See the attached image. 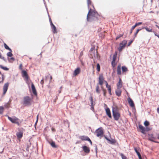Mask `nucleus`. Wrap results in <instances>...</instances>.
<instances>
[{
	"mask_svg": "<svg viewBox=\"0 0 159 159\" xmlns=\"http://www.w3.org/2000/svg\"><path fill=\"white\" fill-rule=\"evenodd\" d=\"M98 16V15L97 12L90 9L87 15V20L88 21L96 20Z\"/></svg>",
	"mask_w": 159,
	"mask_h": 159,
	"instance_id": "nucleus-1",
	"label": "nucleus"
},
{
	"mask_svg": "<svg viewBox=\"0 0 159 159\" xmlns=\"http://www.w3.org/2000/svg\"><path fill=\"white\" fill-rule=\"evenodd\" d=\"M112 111L113 116L115 120H118L120 116V115L117 110V108L116 107H112Z\"/></svg>",
	"mask_w": 159,
	"mask_h": 159,
	"instance_id": "nucleus-2",
	"label": "nucleus"
},
{
	"mask_svg": "<svg viewBox=\"0 0 159 159\" xmlns=\"http://www.w3.org/2000/svg\"><path fill=\"white\" fill-rule=\"evenodd\" d=\"M31 100L29 96H27L24 98L23 104L25 106H29L31 104Z\"/></svg>",
	"mask_w": 159,
	"mask_h": 159,
	"instance_id": "nucleus-3",
	"label": "nucleus"
},
{
	"mask_svg": "<svg viewBox=\"0 0 159 159\" xmlns=\"http://www.w3.org/2000/svg\"><path fill=\"white\" fill-rule=\"evenodd\" d=\"M5 116H7L8 120H10L12 123L16 124L18 125H19V122L18 121L19 119L17 118L15 116H13L11 118L9 117L7 115H6Z\"/></svg>",
	"mask_w": 159,
	"mask_h": 159,
	"instance_id": "nucleus-4",
	"label": "nucleus"
},
{
	"mask_svg": "<svg viewBox=\"0 0 159 159\" xmlns=\"http://www.w3.org/2000/svg\"><path fill=\"white\" fill-rule=\"evenodd\" d=\"M95 132L97 133V137L101 138L103 136V131L102 128L100 127L96 130Z\"/></svg>",
	"mask_w": 159,
	"mask_h": 159,
	"instance_id": "nucleus-5",
	"label": "nucleus"
},
{
	"mask_svg": "<svg viewBox=\"0 0 159 159\" xmlns=\"http://www.w3.org/2000/svg\"><path fill=\"white\" fill-rule=\"evenodd\" d=\"M127 43V41L124 40L120 44L119 47L118 48L119 51L120 52L123 49Z\"/></svg>",
	"mask_w": 159,
	"mask_h": 159,
	"instance_id": "nucleus-6",
	"label": "nucleus"
},
{
	"mask_svg": "<svg viewBox=\"0 0 159 159\" xmlns=\"http://www.w3.org/2000/svg\"><path fill=\"white\" fill-rule=\"evenodd\" d=\"M104 80V79L103 75L102 74H100L98 78V84L102 86Z\"/></svg>",
	"mask_w": 159,
	"mask_h": 159,
	"instance_id": "nucleus-7",
	"label": "nucleus"
},
{
	"mask_svg": "<svg viewBox=\"0 0 159 159\" xmlns=\"http://www.w3.org/2000/svg\"><path fill=\"white\" fill-rule=\"evenodd\" d=\"M22 77L25 78L26 82H27L28 81L29 77L26 71L25 70H22Z\"/></svg>",
	"mask_w": 159,
	"mask_h": 159,
	"instance_id": "nucleus-8",
	"label": "nucleus"
},
{
	"mask_svg": "<svg viewBox=\"0 0 159 159\" xmlns=\"http://www.w3.org/2000/svg\"><path fill=\"white\" fill-rule=\"evenodd\" d=\"M117 52L116 51L113 55V60L111 62V65L113 67H114L116 65L115 61L117 57Z\"/></svg>",
	"mask_w": 159,
	"mask_h": 159,
	"instance_id": "nucleus-9",
	"label": "nucleus"
},
{
	"mask_svg": "<svg viewBox=\"0 0 159 159\" xmlns=\"http://www.w3.org/2000/svg\"><path fill=\"white\" fill-rule=\"evenodd\" d=\"M9 86V84L8 83H5L3 87V94L4 95L6 93Z\"/></svg>",
	"mask_w": 159,
	"mask_h": 159,
	"instance_id": "nucleus-10",
	"label": "nucleus"
},
{
	"mask_svg": "<svg viewBox=\"0 0 159 159\" xmlns=\"http://www.w3.org/2000/svg\"><path fill=\"white\" fill-rule=\"evenodd\" d=\"M155 139V138L153 136V134H148V139L149 140L154 142L155 143H159V142L156 141L154 140V139Z\"/></svg>",
	"mask_w": 159,
	"mask_h": 159,
	"instance_id": "nucleus-11",
	"label": "nucleus"
},
{
	"mask_svg": "<svg viewBox=\"0 0 159 159\" xmlns=\"http://www.w3.org/2000/svg\"><path fill=\"white\" fill-rule=\"evenodd\" d=\"M121 88L117 87V89L115 91L116 95L118 97H120L121 95L122 91L120 89Z\"/></svg>",
	"mask_w": 159,
	"mask_h": 159,
	"instance_id": "nucleus-12",
	"label": "nucleus"
},
{
	"mask_svg": "<svg viewBox=\"0 0 159 159\" xmlns=\"http://www.w3.org/2000/svg\"><path fill=\"white\" fill-rule=\"evenodd\" d=\"M127 100L128 103L130 105V106L132 107H134V104L133 101L129 97L127 99Z\"/></svg>",
	"mask_w": 159,
	"mask_h": 159,
	"instance_id": "nucleus-13",
	"label": "nucleus"
},
{
	"mask_svg": "<svg viewBox=\"0 0 159 159\" xmlns=\"http://www.w3.org/2000/svg\"><path fill=\"white\" fill-rule=\"evenodd\" d=\"M80 69L79 67H78L74 70L73 73V75L75 76H76L80 73Z\"/></svg>",
	"mask_w": 159,
	"mask_h": 159,
	"instance_id": "nucleus-14",
	"label": "nucleus"
},
{
	"mask_svg": "<svg viewBox=\"0 0 159 159\" xmlns=\"http://www.w3.org/2000/svg\"><path fill=\"white\" fill-rule=\"evenodd\" d=\"M82 148L84 152L86 153H89L90 152L89 148L86 146H82Z\"/></svg>",
	"mask_w": 159,
	"mask_h": 159,
	"instance_id": "nucleus-15",
	"label": "nucleus"
},
{
	"mask_svg": "<svg viewBox=\"0 0 159 159\" xmlns=\"http://www.w3.org/2000/svg\"><path fill=\"white\" fill-rule=\"evenodd\" d=\"M139 129L141 130V132L143 134H145V128L142 125H139Z\"/></svg>",
	"mask_w": 159,
	"mask_h": 159,
	"instance_id": "nucleus-16",
	"label": "nucleus"
},
{
	"mask_svg": "<svg viewBox=\"0 0 159 159\" xmlns=\"http://www.w3.org/2000/svg\"><path fill=\"white\" fill-rule=\"evenodd\" d=\"M51 28L52 29V31L54 33H56L57 31L56 30V29L55 26L53 24L52 21H51Z\"/></svg>",
	"mask_w": 159,
	"mask_h": 159,
	"instance_id": "nucleus-17",
	"label": "nucleus"
},
{
	"mask_svg": "<svg viewBox=\"0 0 159 159\" xmlns=\"http://www.w3.org/2000/svg\"><path fill=\"white\" fill-rule=\"evenodd\" d=\"M106 111L107 115L110 118H111V116L110 109L108 108H107L106 109Z\"/></svg>",
	"mask_w": 159,
	"mask_h": 159,
	"instance_id": "nucleus-18",
	"label": "nucleus"
},
{
	"mask_svg": "<svg viewBox=\"0 0 159 159\" xmlns=\"http://www.w3.org/2000/svg\"><path fill=\"white\" fill-rule=\"evenodd\" d=\"M31 88L32 89V91L33 93L35 95H37V92L35 88V87L33 83H32L31 84Z\"/></svg>",
	"mask_w": 159,
	"mask_h": 159,
	"instance_id": "nucleus-19",
	"label": "nucleus"
},
{
	"mask_svg": "<svg viewBox=\"0 0 159 159\" xmlns=\"http://www.w3.org/2000/svg\"><path fill=\"white\" fill-rule=\"evenodd\" d=\"M79 138L83 141H87L88 139H89V138L88 137L85 136H80L79 137Z\"/></svg>",
	"mask_w": 159,
	"mask_h": 159,
	"instance_id": "nucleus-20",
	"label": "nucleus"
},
{
	"mask_svg": "<svg viewBox=\"0 0 159 159\" xmlns=\"http://www.w3.org/2000/svg\"><path fill=\"white\" fill-rule=\"evenodd\" d=\"M117 74L118 75H120L121 74V66L120 65L118 66L117 70Z\"/></svg>",
	"mask_w": 159,
	"mask_h": 159,
	"instance_id": "nucleus-21",
	"label": "nucleus"
},
{
	"mask_svg": "<svg viewBox=\"0 0 159 159\" xmlns=\"http://www.w3.org/2000/svg\"><path fill=\"white\" fill-rule=\"evenodd\" d=\"M16 135L18 138H21L23 136V133L21 131L17 133L16 134Z\"/></svg>",
	"mask_w": 159,
	"mask_h": 159,
	"instance_id": "nucleus-22",
	"label": "nucleus"
},
{
	"mask_svg": "<svg viewBox=\"0 0 159 159\" xmlns=\"http://www.w3.org/2000/svg\"><path fill=\"white\" fill-rule=\"evenodd\" d=\"M106 87L110 95H111V88L110 85H108V84L106 85Z\"/></svg>",
	"mask_w": 159,
	"mask_h": 159,
	"instance_id": "nucleus-23",
	"label": "nucleus"
},
{
	"mask_svg": "<svg viewBox=\"0 0 159 159\" xmlns=\"http://www.w3.org/2000/svg\"><path fill=\"white\" fill-rule=\"evenodd\" d=\"M3 75L0 71V83H2L4 79Z\"/></svg>",
	"mask_w": 159,
	"mask_h": 159,
	"instance_id": "nucleus-24",
	"label": "nucleus"
},
{
	"mask_svg": "<svg viewBox=\"0 0 159 159\" xmlns=\"http://www.w3.org/2000/svg\"><path fill=\"white\" fill-rule=\"evenodd\" d=\"M122 86V82L121 79L119 80V81L117 84V87L121 88Z\"/></svg>",
	"mask_w": 159,
	"mask_h": 159,
	"instance_id": "nucleus-25",
	"label": "nucleus"
},
{
	"mask_svg": "<svg viewBox=\"0 0 159 159\" xmlns=\"http://www.w3.org/2000/svg\"><path fill=\"white\" fill-rule=\"evenodd\" d=\"M142 29H145L148 32H152V29H150L149 28H148L147 27H142Z\"/></svg>",
	"mask_w": 159,
	"mask_h": 159,
	"instance_id": "nucleus-26",
	"label": "nucleus"
},
{
	"mask_svg": "<svg viewBox=\"0 0 159 159\" xmlns=\"http://www.w3.org/2000/svg\"><path fill=\"white\" fill-rule=\"evenodd\" d=\"M111 144H113L116 143V141L115 139H109V140L108 141Z\"/></svg>",
	"mask_w": 159,
	"mask_h": 159,
	"instance_id": "nucleus-27",
	"label": "nucleus"
},
{
	"mask_svg": "<svg viewBox=\"0 0 159 159\" xmlns=\"http://www.w3.org/2000/svg\"><path fill=\"white\" fill-rule=\"evenodd\" d=\"M4 48L6 49H8L10 51H11V49L5 43H4Z\"/></svg>",
	"mask_w": 159,
	"mask_h": 159,
	"instance_id": "nucleus-28",
	"label": "nucleus"
},
{
	"mask_svg": "<svg viewBox=\"0 0 159 159\" xmlns=\"http://www.w3.org/2000/svg\"><path fill=\"white\" fill-rule=\"evenodd\" d=\"M96 92L98 93H100V90L99 89V87L98 86V84L96 86Z\"/></svg>",
	"mask_w": 159,
	"mask_h": 159,
	"instance_id": "nucleus-29",
	"label": "nucleus"
},
{
	"mask_svg": "<svg viewBox=\"0 0 159 159\" xmlns=\"http://www.w3.org/2000/svg\"><path fill=\"white\" fill-rule=\"evenodd\" d=\"M122 70L123 72H126L127 71V68L125 66H123L122 67Z\"/></svg>",
	"mask_w": 159,
	"mask_h": 159,
	"instance_id": "nucleus-30",
	"label": "nucleus"
},
{
	"mask_svg": "<svg viewBox=\"0 0 159 159\" xmlns=\"http://www.w3.org/2000/svg\"><path fill=\"white\" fill-rule=\"evenodd\" d=\"M50 144L52 147L53 148H56L57 146L55 145V143L54 142H52Z\"/></svg>",
	"mask_w": 159,
	"mask_h": 159,
	"instance_id": "nucleus-31",
	"label": "nucleus"
},
{
	"mask_svg": "<svg viewBox=\"0 0 159 159\" xmlns=\"http://www.w3.org/2000/svg\"><path fill=\"white\" fill-rule=\"evenodd\" d=\"M12 52V51H10L9 52L7 53V56L8 57H11L13 56V54L11 53Z\"/></svg>",
	"mask_w": 159,
	"mask_h": 159,
	"instance_id": "nucleus-32",
	"label": "nucleus"
},
{
	"mask_svg": "<svg viewBox=\"0 0 159 159\" xmlns=\"http://www.w3.org/2000/svg\"><path fill=\"white\" fill-rule=\"evenodd\" d=\"M0 67L5 70H8L9 69L7 67H4L2 65H0Z\"/></svg>",
	"mask_w": 159,
	"mask_h": 159,
	"instance_id": "nucleus-33",
	"label": "nucleus"
},
{
	"mask_svg": "<svg viewBox=\"0 0 159 159\" xmlns=\"http://www.w3.org/2000/svg\"><path fill=\"white\" fill-rule=\"evenodd\" d=\"M4 111V107L2 106H0V114H2Z\"/></svg>",
	"mask_w": 159,
	"mask_h": 159,
	"instance_id": "nucleus-34",
	"label": "nucleus"
},
{
	"mask_svg": "<svg viewBox=\"0 0 159 159\" xmlns=\"http://www.w3.org/2000/svg\"><path fill=\"white\" fill-rule=\"evenodd\" d=\"M90 100L91 101V106H93V99L92 97H91L90 98Z\"/></svg>",
	"mask_w": 159,
	"mask_h": 159,
	"instance_id": "nucleus-35",
	"label": "nucleus"
},
{
	"mask_svg": "<svg viewBox=\"0 0 159 159\" xmlns=\"http://www.w3.org/2000/svg\"><path fill=\"white\" fill-rule=\"evenodd\" d=\"M134 150L136 153L137 154L138 156H139V155H140V153L138 151V150L137 149V148H134Z\"/></svg>",
	"mask_w": 159,
	"mask_h": 159,
	"instance_id": "nucleus-36",
	"label": "nucleus"
},
{
	"mask_svg": "<svg viewBox=\"0 0 159 159\" xmlns=\"http://www.w3.org/2000/svg\"><path fill=\"white\" fill-rule=\"evenodd\" d=\"M144 124L145 126H147L149 125V123L148 121H145L144 122Z\"/></svg>",
	"mask_w": 159,
	"mask_h": 159,
	"instance_id": "nucleus-37",
	"label": "nucleus"
},
{
	"mask_svg": "<svg viewBox=\"0 0 159 159\" xmlns=\"http://www.w3.org/2000/svg\"><path fill=\"white\" fill-rule=\"evenodd\" d=\"M141 30V29H137V30H136V32L134 34V38H135L137 34L139 32L140 30Z\"/></svg>",
	"mask_w": 159,
	"mask_h": 159,
	"instance_id": "nucleus-38",
	"label": "nucleus"
},
{
	"mask_svg": "<svg viewBox=\"0 0 159 159\" xmlns=\"http://www.w3.org/2000/svg\"><path fill=\"white\" fill-rule=\"evenodd\" d=\"M101 88H102V91L103 92V95H104V96H106V90L105 89H103L102 88V86H101Z\"/></svg>",
	"mask_w": 159,
	"mask_h": 159,
	"instance_id": "nucleus-39",
	"label": "nucleus"
},
{
	"mask_svg": "<svg viewBox=\"0 0 159 159\" xmlns=\"http://www.w3.org/2000/svg\"><path fill=\"white\" fill-rule=\"evenodd\" d=\"M97 70L99 72L100 71V66L99 64L98 63L97 64Z\"/></svg>",
	"mask_w": 159,
	"mask_h": 159,
	"instance_id": "nucleus-40",
	"label": "nucleus"
},
{
	"mask_svg": "<svg viewBox=\"0 0 159 159\" xmlns=\"http://www.w3.org/2000/svg\"><path fill=\"white\" fill-rule=\"evenodd\" d=\"M9 103L8 102L6 103L4 105V107L7 108H8L9 107Z\"/></svg>",
	"mask_w": 159,
	"mask_h": 159,
	"instance_id": "nucleus-41",
	"label": "nucleus"
},
{
	"mask_svg": "<svg viewBox=\"0 0 159 159\" xmlns=\"http://www.w3.org/2000/svg\"><path fill=\"white\" fill-rule=\"evenodd\" d=\"M87 4L88 8L89 7V5L91 4V1L90 0H87Z\"/></svg>",
	"mask_w": 159,
	"mask_h": 159,
	"instance_id": "nucleus-42",
	"label": "nucleus"
},
{
	"mask_svg": "<svg viewBox=\"0 0 159 159\" xmlns=\"http://www.w3.org/2000/svg\"><path fill=\"white\" fill-rule=\"evenodd\" d=\"M0 58L3 59L4 61H6V59L4 58V57H2V56L0 53Z\"/></svg>",
	"mask_w": 159,
	"mask_h": 159,
	"instance_id": "nucleus-43",
	"label": "nucleus"
},
{
	"mask_svg": "<svg viewBox=\"0 0 159 159\" xmlns=\"http://www.w3.org/2000/svg\"><path fill=\"white\" fill-rule=\"evenodd\" d=\"M8 61L10 62H12L11 61V60H12L13 61L15 60V59L14 58L12 57H11L10 58H8Z\"/></svg>",
	"mask_w": 159,
	"mask_h": 159,
	"instance_id": "nucleus-44",
	"label": "nucleus"
},
{
	"mask_svg": "<svg viewBox=\"0 0 159 159\" xmlns=\"http://www.w3.org/2000/svg\"><path fill=\"white\" fill-rule=\"evenodd\" d=\"M123 35V34H120L116 38V40L118 39L119 38L121 37Z\"/></svg>",
	"mask_w": 159,
	"mask_h": 159,
	"instance_id": "nucleus-45",
	"label": "nucleus"
},
{
	"mask_svg": "<svg viewBox=\"0 0 159 159\" xmlns=\"http://www.w3.org/2000/svg\"><path fill=\"white\" fill-rule=\"evenodd\" d=\"M120 156L122 158V159H127L126 157L123 154L121 153L120 154Z\"/></svg>",
	"mask_w": 159,
	"mask_h": 159,
	"instance_id": "nucleus-46",
	"label": "nucleus"
},
{
	"mask_svg": "<svg viewBox=\"0 0 159 159\" xmlns=\"http://www.w3.org/2000/svg\"><path fill=\"white\" fill-rule=\"evenodd\" d=\"M135 28V26H134V25L133 26L132 28H131V31L130 32V34H131L132 33V31Z\"/></svg>",
	"mask_w": 159,
	"mask_h": 159,
	"instance_id": "nucleus-47",
	"label": "nucleus"
},
{
	"mask_svg": "<svg viewBox=\"0 0 159 159\" xmlns=\"http://www.w3.org/2000/svg\"><path fill=\"white\" fill-rule=\"evenodd\" d=\"M142 24V22H139L138 23H136L135 25H134L135 27L139 25H141Z\"/></svg>",
	"mask_w": 159,
	"mask_h": 159,
	"instance_id": "nucleus-48",
	"label": "nucleus"
},
{
	"mask_svg": "<svg viewBox=\"0 0 159 159\" xmlns=\"http://www.w3.org/2000/svg\"><path fill=\"white\" fill-rule=\"evenodd\" d=\"M133 40H131V41H130L129 43H128V46H129L130 44H131L133 42Z\"/></svg>",
	"mask_w": 159,
	"mask_h": 159,
	"instance_id": "nucleus-49",
	"label": "nucleus"
},
{
	"mask_svg": "<svg viewBox=\"0 0 159 159\" xmlns=\"http://www.w3.org/2000/svg\"><path fill=\"white\" fill-rule=\"evenodd\" d=\"M43 83H44V81H43V79H42L41 81V82H40V83L42 85H43Z\"/></svg>",
	"mask_w": 159,
	"mask_h": 159,
	"instance_id": "nucleus-50",
	"label": "nucleus"
},
{
	"mask_svg": "<svg viewBox=\"0 0 159 159\" xmlns=\"http://www.w3.org/2000/svg\"><path fill=\"white\" fill-rule=\"evenodd\" d=\"M22 64H20L19 66V68L20 69L22 70Z\"/></svg>",
	"mask_w": 159,
	"mask_h": 159,
	"instance_id": "nucleus-51",
	"label": "nucleus"
},
{
	"mask_svg": "<svg viewBox=\"0 0 159 159\" xmlns=\"http://www.w3.org/2000/svg\"><path fill=\"white\" fill-rule=\"evenodd\" d=\"M95 150L96 152H97V147L96 145H95Z\"/></svg>",
	"mask_w": 159,
	"mask_h": 159,
	"instance_id": "nucleus-52",
	"label": "nucleus"
},
{
	"mask_svg": "<svg viewBox=\"0 0 159 159\" xmlns=\"http://www.w3.org/2000/svg\"><path fill=\"white\" fill-rule=\"evenodd\" d=\"M87 141H89L90 142V144L91 145H92V142L91 141V140L90 139H88Z\"/></svg>",
	"mask_w": 159,
	"mask_h": 159,
	"instance_id": "nucleus-53",
	"label": "nucleus"
},
{
	"mask_svg": "<svg viewBox=\"0 0 159 159\" xmlns=\"http://www.w3.org/2000/svg\"><path fill=\"white\" fill-rule=\"evenodd\" d=\"M139 159H142L141 155L138 156Z\"/></svg>",
	"mask_w": 159,
	"mask_h": 159,
	"instance_id": "nucleus-54",
	"label": "nucleus"
},
{
	"mask_svg": "<svg viewBox=\"0 0 159 159\" xmlns=\"http://www.w3.org/2000/svg\"><path fill=\"white\" fill-rule=\"evenodd\" d=\"M105 139H106L107 141H108L109 140V139L107 137H106V136H105Z\"/></svg>",
	"mask_w": 159,
	"mask_h": 159,
	"instance_id": "nucleus-55",
	"label": "nucleus"
},
{
	"mask_svg": "<svg viewBox=\"0 0 159 159\" xmlns=\"http://www.w3.org/2000/svg\"><path fill=\"white\" fill-rule=\"evenodd\" d=\"M157 113L159 114V107L157 108Z\"/></svg>",
	"mask_w": 159,
	"mask_h": 159,
	"instance_id": "nucleus-56",
	"label": "nucleus"
},
{
	"mask_svg": "<svg viewBox=\"0 0 159 159\" xmlns=\"http://www.w3.org/2000/svg\"><path fill=\"white\" fill-rule=\"evenodd\" d=\"M94 56V57L95 58L96 57H98V56H97V54H95Z\"/></svg>",
	"mask_w": 159,
	"mask_h": 159,
	"instance_id": "nucleus-57",
	"label": "nucleus"
},
{
	"mask_svg": "<svg viewBox=\"0 0 159 159\" xmlns=\"http://www.w3.org/2000/svg\"><path fill=\"white\" fill-rule=\"evenodd\" d=\"M93 106H91V109L92 110H93L94 109V108L93 107Z\"/></svg>",
	"mask_w": 159,
	"mask_h": 159,
	"instance_id": "nucleus-58",
	"label": "nucleus"
},
{
	"mask_svg": "<svg viewBox=\"0 0 159 159\" xmlns=\"http://www.w3.org/2000/svg\"><path fill=\"white\" fill-rule=\"evenodd\" d=\"M49 20L50 25H51V21H52V20H51V19L50 18H49Z\"/></svg>",
	"mask_w": 159,
	"mask_h": 159,
	"instance_id": "nucleus-59",
	"label": "nucleus"
},
{
	"mask_svg": "<svg viewBox=\"0 0 159 159\" xmlns=\"http://www.w3.org/2000/svg\"><path fill=\"white\" fill-rule=\"evenodd\" d=\"M155 26L156 27H157V28H158V29H159V26L158 25H156Z\"/></svg>",
	"mask_w": 159,
	"mask_h": 159,
	"instance_id": "nucleus-60",
	"label": "nucleus"
},
{
	"mask_svg": "<svg viewBox=\"0 0 159 159\" xmlns=\"http://www.w3.org/2000/svg\"><path fill=\"white\" fill-rule=\"evenodd\" d=\"M147 129L148 131H149L150 130V129L147 128Z\"/></svg>",
	"mask_w": 159,
	"mask_h": 159,
	"instance_id": "nucleus-61",
	"label": "nucleus"
},
{
	"mask_svg": "<svg viewBox=\"0 0 159 159\" xmlns=\"http://www.w3.org/2000/svg\"><path fill=\"white\" fill-rule=\"evenodd\" d=\"M52 131H54V129L53 128H52Z\"/></svg>",
	"mask_w": 159,
	"mask_h": 159,
	"instance_id": "nucleus-62",
	"label": "nucleus"
},
{
	"mask_svg": "<svg viewBox=\"0 0 159 159\" xmlns=\"http://www.w3.org/2000/svg\"><path fill=\"white\" fill-rule=\"evenodd\" d=\"M82 54H83V52H81V53H80V56H81L82 55Z\"/></svg>",
	"mask_w": 159,
	"mask_h": 159,
	"instance_id": "nucleus-63",
	"label": "nucleus"
},
{
	"mask_svg": "<svg viewBox=\"0 0 159 159\" xmlns=\"http://www.w3.org/2000/svg\"><path fill=\"white\" fill-rule=\"evenodd\" d=\"M105 82L106 83V85H107V84H108L107 82L106 81H105Z\"/></svg>",
	"mask_w": 159,
	"mask_h": 159,
	"instance_id": "nucleus-64",
	"label": "nucleus"
}]
</instances>
